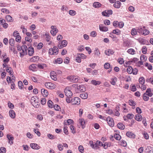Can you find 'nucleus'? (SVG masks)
Returning <instances> with one entry per match:
<instances>
[{
  "label": "nucleus",
  "instance_id": "f257e3e1",
  "mask_svg": "<svg viewBox=\"0 0 153 153\" xmlns=\"http://www.w3.org/2000/svg\"><path fill=\"white\" fill-rule=\"evenodd\" d=\"M72 87L76 93L83 92L85 91V86L82 85L74 84L72 85Z\"/></svg>",
  "mask_w": 153,
  "mask_h": 153
},
{
  "label": "nucleus",
  "instance_id": "f03ea898",
  "mask_svg": "<svg viewBox=\"0 0 153 153\" xmlns=\"http://www.w3.org/2000/svg\"><path fill=\"white\" fill-rule=\"evenodd\" d=\"M32 103L34 106H35L37 108L39 107V102H38V98L36 96H33L32 97L31 99Z\"/></svg>",
  "mask_w": 153,
  "mask_h": 153
},
{
  "label": "nucleus",
  "instance_id": "7ed1b4c3",
  "mask_svg": "<svg viewBox=\"0 0 153 153\" xmlns=\"http://www.w3.org/2000/svg\"><path fill=\"white\" fill-rule=\"evenodd\" d=\"M58 48L56 47H54L53 48H51L49 49V53L51 55H57L58 53Z\"/></svg>",
  "mask_w": 153,
  "mask_h": 153
},
{
  "label": "nucleus",
  "instance_id": "20e7f679",
  "mask_svg": "<svg viewBox=\"0 0 153 153\" xmlns=\"http://www.w3.org/2000/svg\"><path fill=\"white\" fill-rule=\"evenodd\" d=\"M67 79L71 82L76 83L78 82V79L77 76H70L67 78Z\"/></svg>",
  "mask_w": 153,
  "mask_h": 153
},
{
  "label": "nucleus",
  "instance_id": "39448f33",
  "mask_svg": "<svg viewBox=\"0 0 153 153\" xmlns=\"http://www.w3.org/2000/svg\"><path fill=\"white\" fill-rule=\"evenodd\" d=\"M51 30L50 31L51 34L53 36H55L56 33L58 32V30L57 29L56 26L52 25L51 27Z\"/></svg>",
  "mask_w": 153,
  "mask_h": 153
},
{
  "label": "nucleus",
  "instance_id": "423d86ee",
  "mask_svg": "<svg viewBox=\"0 0 153 153\" xmlns=\"http://www.w3.org/2000/svg\"><path fill=\"white\" fill-rule=\"evenodd\" d=\"M71 102L72 104L79 105L80 103V100L79 97H75L74 98L71 99Z\"/></svg>",
  "mask_w": 153,
  "mask_h": 153
},
{
  "label": "nucleus",
  "instance_id": "0eeeda50",
  "mask_svg": "<svg viewBox=\"0 0 153 153\" xmlns=\"http://www.w3.org/2000/svg\"><path fill=\"white\" fill-rule=\"evenodd\" d=\"M46 87L49 89H53L55 88V85L51 82H47L45 83Z\"/></svg>",
  "mask_w": 153,
  "mask_h": 153
},
{
  "label": "nucleus",
  "instance_id": "6e6552de",
  "mask_svg": "<svg viewBox=\"0 0 153 153\" xmlns=\"http://www.w3.org/2000/svg\"><path fill=\"white\" fill-rule=\"evenodd\" d=\"M22 52H20V56H23L25 54H27V46L25 45H23L22 46Z\"/></svg>",
  "mask_w": 153,
  "mask_h": 153
},
{
  "label": "nucleus",
  "instance_id": "1a4fd4ad",
  "mask_svg": "<svg viewBox=\"0 0 153 153\" xmlns=\"http://www.w3.org/2000/svg\"><path fill=\"white\" fill-rule=\"evenodd\" d=\"M106 120L107 123L109 126L111 127H112L114 125V123L113 119L112 118L108 117H107Z\"/></svg>",
  "mask_w": 153,
  "mask_h": 153
},
{
  "label": "nucleus",
  "instance_id": "9d476101",
  "mask_svg": "<svg viewBox=\"0 0 153 153\" xmlns=\"http://www.w3.org/2000/svg\"><path fill=\"white\" fill-rule=\"evenodd\" d=\"M64 92L65 95L68 97H71L72 95L73 94L71 91L67 88L65 89Z\"/></svg>",
  "mask_w": 153,
  "mask_h": 153
},
{
  "label": "nucleus",
  "instance_id": "9b49d317",
  "mask_svg": "<svg viewBox=\"0 0 153 153\" xmlns=\"http://www.w3.org/2000/svg\"><path fill=\"white\" fill-rule=\"evenodd\" d=\"M138 41L139 43L142 45H148L149 42L148 41L143 38H140L138 39Z\"/></svg>",
  "mask_w": 153,
  "mask_h": 153
},
{
  "label": "nucleus",
  "instance_id": "f8f14e48",
  "mask_svg": "<svg viewBox=\"0 0 153 153\" xmlns=\"http://www.w3.org/2000/svg\"><path fill=\"white\" fill-rule=\"evenodd\" d=\"M114 53V51L111 49H108L106 50L105 51V53L106 55L109 56L112 55Z\"/></svg>",
  "mask_w": 153,
  "mask_h": 153
},
{
  "label": "nucleus",
  "instance_id": "ddd939ff",
  "mask_svg": "<svg viewBox=\"0 0 153 153\" xmlns=\"http://www.w3.org/2000/svg\"><path fill=\"white\" fill-rule=\"evenodd\" d=\"M138 59L137 58H134V63H135V65L136 66L140 67L143 64V62L142 61H137Z\"/></svg>",
  "mask_w": 153,
  "mask_h": 153
},
{
  "label": "nucleus",
  "instance_id": "4468645a",
  "mask_svg": "<svg viewBox=\"0 0 153 153\" xmlns=\"http://www.w3.org/2000/svg\"><path fill=\"white\" fill-rule=\"evenodd\" d=\"M79 124L82 126V128H84L85 126V122L84 120L83 119H79L78 121Z\"/></svg>",
  "mask_w": 153,
  "mask_h": 153
},
{
  "label": "nucleus",
  "instance_id": "2eb2a0df",
  "mask_svg": "<svg viewBox=\"0 0 153 153\" xmlns=\"http://www.w3.org/2000/svg\"><path fill=\"white\" fill-rule=\"evenodd\" d=\"M7 137L9 140V143H10V144H12L13 143L12 140H13L14 139L12 135L10 134H7Z\"/></svg>",
  "mask_w": 153,
  "mask_h": 153
},
{
  "label": "nucleus",
  "instance_id": "dca6fc26",
  "mask_svg": "<svg viewBox=\"0 0 153 153\" xmlns=\"http://www.w3.org/2000/svg\"><path fill=\"white\" fill-rule=\"evenodd\" d=\"M99 29L100 30L102 31L106 32L108 30V28L106 27L103 26L102 25H100Z\"/></svg>",
  "mask_w": 153,
  "mask_h": 153
},
{
  "label": "nucleus",
  "instance_id": "f3484780",
  "mask_svg": "<svg viewBox=\"0 0 153 153\" xmlns=\"http://www.w3.org/2000/svg\"><path fill=\"white\" fill-rule=\"evenodd\" d=\"M121 2L119 1H118L114 2V4H113V6L115 8H119L121 6Z\"/></svg>",
  "mask_w": 153,
  "mask_h": 153
},
{
  "label": "nucleus",
  "instance_id": "a211bd4d",
  "mask_svg": "<svg viewBox=\"0 0 153 153\" xmlns=\"http://www.w3.org/2000/svg\"><path fill=\"white\" fill-rule=\"evenodd\" d=\"M41 92L42 94L44 97H46L48 95V92L47 90L45 89H42L41 90Z\"/></svg>",
  "mask_w": 153,
  "mask_h": 153
},
{
  "label": "nucleus",
  "instance_id": "6ab92c4d",
  "mask_svg": "<svg viewBox=\"0 0 153 153\" xmlns=\"http://www.w3.org/2000/svg\"><path fill=\"white\" fill-rule=\"evenodd\" d=\"M28 52L30 56H32L34 52L33 48L32 47H29L28 48Z\"/></svg>",
  "mask_w": 153,
  "mask_h": 153
},
{
  "label": "nucleus",
  "instance_id": "aec40b11",
  "mask_svg": "<svg viewBox=\"0 0 153 153\" xmlns=\"http://www.w3.org/2000/svg\"><path fill=\"white\" fill-rule=\"evenodd\" d=\"M30 146L33 149H39V146L37 144L34 143H31Z\"/></svg>",
  "mask_w": 153,
  "mask_h": 153
},
{
  "label": "nucleus",
  "instance_id": "412c9836",
  "mask_svg": "<svg viewBox=\"0 0 153 153\" xmlns=\"http://www.w3.org/2000/svg\"><path fill=\"white\" fill-rule=\"evenodd\" d=\"M134 119L138 121H140L142 120V117L140 114H136L134 117Z\"/></svg>",
  "mask_w": 153,
  "mask_h": 153
},
{
  "label": "nucleus",
  "instance_id": "4be33fe9",
  "mask_svg": "<svg viewBox=\"0 0 153 153\" xmlns=\"http://www.w3.org/2000/svg\"><path fill=\"white\" fill-rule=\"evenodd\" d=\"M9 114L10 116L12 118H14L15 117V113L13 110H10L9 112Z\"/></svg>",
  "mask_w": 153,
  "mask_h": 153
},
{
  "label": "nucleus",
  "instance_id": "5701e85b",
  "mask_svg": "<svg viewBox=\"0 0 153 153\" xmlns=\"http://www.w3.org/2000/svg\"><path fill=\"white\" fill-rule=\"evenodd\" d=\"M150 33V31L148 30L144 29H143L141 34L144 36H146L149 34Z\"/></svg>",
  "mask_w": 153,
  "mask_h": 153
},
{
  "label": "nucleus",
  "instance_id": "b1692460",
  "mask_svg": "<svg viewBox=\"0 0 153 153\" xmlns=\"http://www.w3.org/2000/svg\"><path fill=\"white\" fill-rule=\"evenodd\" d=\"M144 93L146 94L147 96L150 97H152L153 95V93L152 92L150 88H148L146 91V92Z\"/></svg>",
  "mask_w": 153,
  "mask_h": 153
},
{
  "label": "nucleus",
  "instance_id": "393cba45",
  "mask_svg": "<svg viewBox=\"0 0 153 153\" xmlns=\"http://www.w3.org/2000/svg\"><path fill=\"white\" fill-rule=\"evenodd\" d=\"M146 153H153V149L150 146H148L146 149Z\"/></svg>",
  "mask_w": 153,
  "mask_h": 153
},
{
  "label": "nucleus",
  "instance_id": "a878e982",
  "mask_svg": "<svg viewBox=\"0 0 153 153\" xmlns=\"http://www.w3.org/2000/svg\"><path fill=\"white\" fill-rule=\"evenodd\" d=\"M143 29L141 27H138V28H136V29L134 28V35L137 34V32L141 34Z\"/></svg>",
  "mask_w": 153,
  "mask_h": 153
},
{
  "label": "nucleus",
  "instance_id": "bb28decb",
  "mask_svg": "<svg viewBox=\"0 0 153 153\" xmlns=\"http://www.w3.org/2000/svg\"><path fill=\"white\" fill-rule=\"evenodd\" d=\"M88 95L87 93H84L80 94V97L83 99H85L87 98Z\"/></svg>",
  "mask_w": 153,
  "mask_h": 153
},
{
  "label": "nucleus",
  "instance_id": "cd10ccee",
  "mask_svg": "<svg viewBox=\"0 0 153 153\" xmlns=\"http://www.w3.org/2000/svg\"><path fill=\"white\" fill-rule=\"evenodd\" d=\"M36 65L33 64L30 65L29 67V69L33 71H35L36 70Z\"/></svg>",
  "mask_w": 153,
  "mask_h": 153
},
{
  "label": "nucleus",
  "instance_id": "c85d7f7f",
  "mask_svg": "<svg viewBox=\"0 0 153 153\" xmlns=\"http://www.w3.org/2000/svg\"><path fill=\"white\" fill-rule=\"evenodd\" d=\"M117 127L121 130L124 129L125 128V126L122 123H118L117 125Z\"/></svg>",
  "mask_w": 153,
  "mask_h": 153
},
{
  "label": "nucleus",
  "instance_id": "c756f323",
  "mask_svg": "<svg viewBox=\"0 0 153 153\" xmlns=\"http://www.w3.org/2000/svg\"><path fill=\"white\" fill-rule=\"evenodd\" d=\"M117 81V78L115 77H114L111 79V83L113 85H115Z\"/></svg>",
  "mask_w": 153,
  "mask_h": 153
},
{
  "label": "nucleus",
  "instance_id": "7c9ffc66",
  "mask_svg": "<svg viewBox=\"0 0 153 153\" xmlns=\"http://www.w3.org/2000/svg\"><path fill=\"white\" fill-rule=\"evenodd\" d=\"M91 82L93 85H99L100 84L101 82L100 81H96L95 80H92L91 81Z\"/></svg>",
  "mask_w": 153,
  "mask_h": 153
},
{
  "label": "nucleus",
  "instance_id": "2f4dec72",
  "mask_svg": "<svg viewBox=\"0 0 153 153\" xmlns=\"http://www.w3.org/2000/svg\"><path fill=\"white\" fill-rule=\"evenodd\" d=\"M101 5L100 3L98 2H94L93 4V6L95 8H98L100 7Z\"/></svg>",
  "mask_w": 153,
  "mask_h": 153
},
{
  "label": "nucleus",
  "instance_id": "473e14b6",
  "mask_svg": "<svg viewBox=\"0 0 153 153\" xmlns=\"http://www.w3.org/2000/svg\"><path fill=\"white\" fill-rule=\"evenodd\" d=\"M15 42V41L13 39H11L9 41V43L11 46H13L14 45Z\"/></svg>",
  "mask_w": 153,
  "mask_h": 153
},
{
  "label": "nucleus",
  "instance_id": "72a5a7b5",
  "mask_svg": "<svg viewBox=\"0 0 153 153\" xmlns=\"http://www.w3.org/2000/svg\"><path fill=\"white\" fill-rule=\"evenodd\" d=\"M127 136L130 138H132L134 137V134L132 132L128 131L126 133Z\"/></svg>",
  "mask_w": 153,
  "mask_h": 153
},
{
  "label": "nucleus",
  "instance_id": "f704fd0d",
  "mask_svg": "<svg viewBox=\"0 0 153 153\" xmlns=\"http://www.w3.org/2000/svg\"><path fill=\"white\" fill-rule=\"evenodd\" d=\"M127 72L128 74H131L132 73L134 74V72H133V70L131 66H129L127 69Z\"/></svg>",
  "mask_w": 153,
  "mask_h": 153
},
{
  "label": "nucleus",
  "instance_id": "c9c22d12",
  "mask_svg": "<svg viewBox=\"0 0 153 153\" xmlns=\"http://www.w3.org/2000/svg\"><path fill=\"white\" fill-rule=\"evenodd\" d=\"M48 107L50 108H52L53 107V102L50 100H49L48 101Z\"/></svg>",
  "mask_w": 153,
  "mask_h": 153
},
{
  "label": "nucleus",
  "instance_id": "e433bc0d",
  "mask_svg": "<svg viewBox=\"0 0 153 153\" xmlns=\"http://www.w3.org/2000/svg\"><path fill=\"white\" fill-rule=\"evenodd\" d=\"M77 56H78L81 59H85L87 58V56L83 53H78Z\"/></svg>",
  "mask_w": 153,
  "mask_h": 153
},
{
  "label": "nucleus",
  "instance_id": "4c0bfd02",
  "mask_svg": "<svg viewBox=\"0 0 153 153\" xmlns=\"http://www.w3.org/2000/svg\"><path fill=\"white\" fill-rule=\"evenodd\" d=\"M149 97L146 94L144 93L143 94V99L145 101H147L149 99Z\"/></svg>",
  "mask_w": 153,
  "mask_h": 153
},
{
  "label": "nucleus",
  "instance_id": "58836bf2",
  "mask_svg": "<svg viewBox=\"0 0 153 153\" xmlns=\"http://www.w3.org/2000/svg\"><path fill=\"white\" fill-rule=\"evenodd\" d=\"M140 61H145L147 59L146 56L144 55H142L140 57Z\"/></svg>",
  "mask_w": 153,
  "mask_h": 153
},
{
  "label": "nucleus",
  "instance_id": "ea45409f",
  "mask_svg": "<svg viewBox=\"0 0 153 153\" xmlns=\"http://www.w3.org/2000/svg\"><path fill=\"white\" fill-rule=\"evenodd\" d=\"M114 137L117 140H119L121 139V136L118 134H115L114 135Z\"/></svg>",
  "mask_w": 153,
  "mask_h": 153
},
{
  "label": "nucleus",
  "instance_id": "a19ab883",
  "mask_svg": "<svg viewBox=\"0 0 153 153\" xmlns=\"http://www.w3.org/2000/svg\"><path fill=\"white\" fill-rule=\"evenodd\" d=\"M139 83L141 84H144L145 82L144 79L143 77L140 78L139 79Z\"/></svg>",
  "mask_w": 153,
  "mask_h": 153
},
{
  "label": "nucleus",
  "instance_id": "79ce46f5",
  "mask_svg": "<svg viewBox=\"0 0 153 153\" xmlns=\"http://www.w3.org/2000/svg\"><path fill=\"white\" fill-rule=\"evenodd\" d=\"M6 71L7 72L9 73L10 75L13 74V71L11 68L10 67H7Z\"/></svg>",
  "mask_w": 153,
  "mask_h": 153
},
{
  "label": "nucleus",
  "instance_id": "37998d69",
  "mask_svg": "<svg viewBox=\"0 0 153 153\" xmlns=\"http://www.w3.org/2000/svg\"><path fill=\"white\" fill-rule=\"evenodd\" d=\"M136 112L137 113L140 114L142 112V110L141 108L139 107H137L136 108Z\"/></svg>",
  "mask_w": 153,
  "mask_h": 153
},
{
  "label": "nucleus",
  "instance_id": "c03bdc74",
  "mask_svg": "<svg viewBox=\"0 0 153 153\" xmlns=\"http://www.w3.org/2000/svg\"><path fill=\"white\" fill-rule=\"evenodd\" d=\"M146 82H150L151 84L153 85V78L150 77L147 79L146 80Z\"/></svg>",
  "mask_w": 153,
  "mask_h": 153
},
{
  "label": "nucleus",
  "instance_id": "a18cd8bd",
  "mask_svg": "<svg viewBox=\"0 0 153 153\" xmlns=\"http://www.w3.org/2000/svg\"><path fill=\"white\" fill-rule=\"evenodd\" d=\"M6 19L7 21L11 22L12 18L10 16L7 15L6 16Z\"/></svg>",
  "mask_w": 153,
  "mask_h": 153
},
{
  "label": "nucleus",
  "instance_id": "49530a36",
  "mask_svg": "<svg viewBox=\"0 0 153 153\" xmlns=\"http://www.w3.org/2000/svg\"><path fill=\"white\" fill-rule=\"evenodd\" d=\"M134 117V115L133 114H128L127 115V117L128 119H131Z\"/></svg>",
  "mask_w": 153,
  "mask_h": 153
},
{
  "label": "nucleus",
  "instance_id": "de8ad7c7",
  "mask_svg": "<svg viewBox=\"0 0 153 153\" xmlns=\"http://www.w3.org/2000/svg\"><path fill=\"white\" fill-rule=\"evenodd\" d=\"M18 85L19 89H22L23 88V84L22 81H19L18 82Z\"/></svg>",
  "mask_w": 153,
  "mask_h": 153
},
{
  "label": "nucleus",
  "instance_id": "09e8293b",
  "mask_svg": "<svg viewBox=\"0 0 153 153\" xmlns=\"http://www.w3.org/2000/svg\"><path fill=\"white\" fill-rule=\"evenodd\" d=\"M147 49L146 47V46H144L143 47L142 51V53L144 54H146V53Z\"/></svg>",
  "mask_w": 153,
  "mask_h": 153
},
{
  "label": "nucleus",
  "instance_id": "8fccbe9b",
  "mask_svg": "<svg viewBox=\"0 0 153 153\" xmlns=\"http://www.w3.org/2000/svg\"><path fill=\"white\" fill-rule=\"evenodd\" d=\"M1 11L3 13H5L6 14H9L10 13L9 11L6 8H3L1 9Z\"/></svg>",
  "mask_w": 153,
  "mask_h": 153
},
{
  "label": "nucleus",
  "instance_id": "3c124183",
  "mask_svg": "<svg viewBox=\"0 0 153 153\" xmlns=\"http://www.w3.org/2000/svg\"><path fill=\"white\" fill-rule=\"evenodd\" d=\"M104 68L106 69H108L110 67V65L108 63H106L104 65Z\"/></svg>",
  "mask_w": 153,
  "mask_h": 153
},
{
  "label": "nucleus",
  "instance_id": "603ef678",
  "mask_svg": "<svg viewBox=\"0 0 153 153\" xmlns=\"http://www.w3.org/2000/svg\"><path fill=\"white\" fill-rule=\"evenodd\" d=\"M21 37L19 35L16 37L15 40L16 42H21Z\"/></svg>",
  "mask_w": 153,
  "mask_h": 153
},
{
  "label": "nucleus",
  "instance_id": "864d4df0",
  "mask_svg": "<svg viewBox=\"0 0 153 153\" xmlns=\"http://www.w3.org/2000/svg\"><path fill=\"white\" fill-rule=\"evenodd\" d=\"M63 61L62 59L61 58H57L56 60V62L58 64L61 63Z\"/></svg>",
  "mask_w": 153,
  "mask_h": 153
},
{
  "label": "nucleus",
  "instance_id": "5fc2aeb1",
  "mask_svg": "<svg viewBox=\"0 0 153 153\" xmlns=\"http://www.w3.org/2000/svg\"><path fill=\"white\" fill-rule=\"evenodd\" d=\"M113 33L114 34L117 35H118L120 33V31L118 29H116L115 30H113Z\"/></svg>",
  "mask_w": 153,
  "mask_h": 153
},
{
  "label": "nucleus",
  "instance_id": "6e6d98bb",
  "mask_svg": "<svg viewBox=\"0 0 153 153\" xmlns=\"http://www.w3.org/2000/svg\"><path fill=\"white\" fill-rule=\"evenodd\" d=\"M57 147L59 150L61 151H62L63 149V146L60 144H59L57 145Z\"/></svg>",
  "mask_w": 153,
  "mask_h": 153
},
{
  "label": "nucleus",
  "instance_id": "4d7b16f0",
  "mask_svg": "<svg viewBox=\"0 0 153 153\" xmlns=\"http://www.w3.org/2000/svg\"><path fill=\"white\" fill-rule=\"evenodd\" d=\"M69 14L71 16H74L76 14V12L74 10H71L69 11Z\"/></svg>",
  "mask_w": 153,
  "mask_h": 153
},
{
  "label": "nucleus",
  "instance_id": "13d9d810",
  "mask_svg": "<svg viewBox=\"0 0 153 153\" xmlns=\"http://www.w3.org/2000/svg\"><path fill=\"white\" fill-rule=\"evenodd\" d=\"M70 129L71 130V132L73 134H74L75 133V130L74 129V126L72 125H71L70 127Z\"/></svg>",
  "mask_w": 153,
  "mask_h": 153
},
{
  "label": "nucleus",
  "instance_id": "bf43d9fd",
  "mask_svg": "<svg viewBox=\"0 0 153 153\" xmlns=\"http://www.w3.org/2000/svg\"><path fill=\"white\" fill-rule=\"evenodd\" d=\"M97 35V33L95 31H94L90 33V36L93 37H95Z\"/></svg>",
  "mask_w": 153,
  "mask_h": 153
},
{
  "label": "nucleus",
  "instance_id": "052dcab7",
  "mask_svg": "<svg viewBox=\"0 0 153 153\" xmlns=\"http://www.w3.org/2000/svg\"><path fill=\"white\" fill-rule=\"evenodd\" d=\"M8 107L10 108L13 109L14 108V106L10 102H8Z\"/></svg>",
  "mask_w": 153,
  "mask_h": 153
},
{
  "label": "nucleus",
  "instance_id": "680f3d73",
  "mask_svg": "<svg viewBox=\"0 0 153 153\" xmlns=\"http://www.w3.org/2000/svg\"><path fill=\"white\" fill-rule=\"evenodd\" d=\"M61 44L62 46L65 47L66 46L67 44V42L65 40H64L62 41Z\"/></svg>",
  "mask_w": 153,
  "mask_h": 153
},
{
  "label": "nucleus",
  "instance_id": "e2e57ef3",
  "mask_svg": "<svg viewBox=\"0 0 153 153\" xmlns=\"http://www.w3.org/2000/svg\"><path fill=\"white\" fill-rule=\"evenodd\" d=\"M94 52L95 54L98 56H99L100 54L99 51L97 48H95Z\"/></svg>",
  "mask_w": 153,
  "mask_h": 153
},
{
  "label": "nucleus",
  "instance_id": "0e129e2a",
  "mask_svg": "<svg viewBox=\"0 0 153 153\" xmlns=\"http://www.w3.org/2000/svg\"><path fill=\"white\" fill-rule=\"evenodd\" d=\"M78 149L80 152L82 153V152L84 150L83 147L82 146L80 145L78 147Z\"/></svg>",
  "mask_w": 153,
  "mask_h": 153
},
{
  "label": "nucleus",
  "instance_id": "69168bd1",
  "mask_svg": "<svg viewBox=\"0 0 153 153\" xmlns=\"http://www.w3.org/2000/svg\"><path fill=\"white\" fill-rule=\"evenodd\" d=\"M43 46V44L42 43L40 42L39 43L37 46V48L38 49H40Z\"/></svg>",
  "mask_w": 153,
  "mask_h": 153
},
{
  "label": "nucleus",
  "instance_id": "338daca9",
  "mask_svg": "<svg viewBox=\"0 0 153 153\" xmlns=\"http://www.w3.org/2000/svg\"><path fill=\"white\" fill-rule=\"evenodd\" d=\"M128 52L131 54H134V50L133 49H129L128 51Z\"/></svg>",
  "mask_w": 153,
  "mask_h": 153
},
{
  "label": "nucleus",
  "instance_id": "774afa93",
  "mask_svg": "<svg viewBox=\"0 0 153 153\" xmlns=\"http://www.w3.org/2000/svg\"><path fill=\"white\" fill-rule=\"evenodd\" d=\"M118 61L120 64H122L124 62L123 59L121 58H119L118 59Z\"/></svg>",
  "mask_w": 153,
  "mask_h": 153
}]
</instances>
